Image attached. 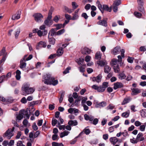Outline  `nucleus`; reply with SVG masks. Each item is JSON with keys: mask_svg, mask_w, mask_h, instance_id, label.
Listing matches in <instances>:
<instances>
[{"mask_svg": "<svg viewBox=\"0 0 146 146\" xmlns=\"http://www.w3.org/2000/svg\"><path fill=\"white\" fill-rule=\"evenodd\" d=\"M64 10L67 12L69 13H71L74 11V10H72L71 9H69L68 7L64 6Z\"/></svg>", "mask_w": 146, "mask_h": 146, "instance_id": "41", "label": "nucleus"}, {"mask_svg": "<svg viewBox=\"0 0 146 146\" xmlns=\"http://www.w3.org/2000/svg\"><path fill=\"white\" fill-rule=\"evenodd\" d=\"M138 10L143 13H144V9L143 5H140L138 7Z\"/></svg>", "mask_w": 146, "mask_h": 146, "instance_id": "47", "label": "nucleus"}, {"mask_svg": "<svg viewBox=\"0 0 146 146\" xmlns=\"http://www.w3.org/2000/svg\"><path fill=\"white\" fill-rule=\"evenodd\" d=\"M81 52L83 54H87L90 53L91 50L89 48L85 47L82 49Z\"/></svg>", "mask_w": 146, "mask_h": 146, "instance_id": "15", "label": "nucleus"}, {"mask_svg": "<svg viewBox=\"0 0 146 146\" xmlns=\"http://www.w3.org/2000/svg\"><path fill=\"white\" fill-rule=\"evenodd\" d=\"M55 26L56 27V30H58L62 28V24H57L55 25Z\"/></svg>", "mask_w": 146, "mask_h": 146, "instance_id": "56", "label": "nucleus"}, {"mask_svg": "<svg viewBox=\"0 0 146 146\" xmlns=\"http://www.w3.org/2000/svg\"><path fill=\"white\" fill-rule=\"evenodd\" d=\"M113 69L114 71L115 72H119L120 71V69L119 68V66L117 65L116 66H113Z\"/></svg>", "mask_w": 146, "mask_h": 146, "instance_id": "39", "label": "nucleus"}, {"mask_svg": "<svg viewBox=\"0 0 146 146\" xmlns=\"http://www.w3.org/2000/svg\"><path fill=\"white\" fill-rule=\"evenodd\" d=\"M102 55V53L100 52H97L95 54V59L98 60L100 59L101 58Z\"/></svg>", "mask_w": 146, "mask_h": 146, "instance_id": "25", "label": "nucleus"}, {"mask_svg": "<svg viewBox=\"0 0 146 146\" xmlns=\"http://www.w3.org/2000/svg\"><path fill=\"white\" fill-rule=\"evenodd\" d=\"M27 55L25 56L23 59L21 60L20 61V67L21 68H25L26 63L25 62L26 61L25 58L27 57Z\"/></svg>", "mask_w": 146, "mask_h": 146, "instance_id": "9", "label": "nucleus"}, {"mask_svg": "<svg viewBox=\"0 0 146 146\" xmlns=\"http://www.w3.org/2000/svg\"><path fill=\"white\" fill-rule=\"evenodd\" d=\"M97 24L99 25H100L105 27H107L108 25L107 22V19H104L102 20L99 21L97 22Z\"/></svg>", "mask_w": 146, "mask_h": 146, "instance_id": "11", "label": "nucleus"}, {"mask_svg": "<svg viewBox=\"0 0 146 146\" xmlns=\"http://www.w3.org/2000/svg\"><path fill=\"white\" fill-rule=\"evenodd\" d=\"M71 69V68L70 67H68L65 69V70L63 72V74H66L67 73H69V71Z\"/></svg>", "mask_w": 146, "mask_h": 146, "instance_id": "51", "label": "nucleus"}, {"mask_svg": "<svg viewBox=\"0 0 146 146\" xmlns=\"http://www.w3.org/2000/svg\"><path fill=\"white\" fill-rule=\"evenodd\" d=\"M72 6L74 10L76 9L78 7V5H77L76 3L75 2H73L72 3Z\"/></svg>", "mask_w": 146, "mask_h": 146, "instance_id": "53", "label": "nucleus"}, {"mask_svg": "<svg viewBox=\"0 0 146 146\" xmlns=\"http://www.w3.org/2000/svg\"><path fill=\"white\" fill-rule=\"evenodd\" d=\"M51 82H48L47 83L49 84V85H52L53 86H55L58 83V81L57 80H55L54 77H53V79L51 81Z\"/></svg>", "mask_w": 146, "mask_h": 146, "instance_id": "16", "label": "nucleus"}, {"mask_svg": "<svg viewBox=\"0 0 146 146\" xmlns=\"http://www.w3.org/2000/svg\"><path fill=\"white\" fill-rule=\"evenodd\" d=\"M48 38L49 39V42L50 44L54 45L55 42V39L53 37L50 38L49 36H48Z\"/></svg>", "mask_w": 146, "mask_h": 146, "instance_id": "35", "label": "nucleus"}, {"mask_svg": "<svg viewBox=\"0 0 146 146\" xmlns=\"http://www.w3.org/2000/svg\"><path fill=\"white\" fill-rule=\"evenodd\" d=\"M98 64L101 66H103L107 64V62L105 60H101L97 62Z\"/></svg>", "mask_w": 146, "mask_h": 146, "instance_id": "17", "label": "nucleus"}, {"mask_svg": "<svg viewBox=\"0 0 146 146\" xmlns=\"http://www.w3.org/2000/svg\"><path fill=\"white\" fill-rule=\"evenodd\" d=\"M58 121L56 119H53L52 121V125L54 126L57 123Z\"/></svg>", "mask_w": 146, "mask_h": 146, "instance_id": "64", "label": "nucleus"}, {"mask_svg": "<svg viewBox=\"0 0 146 146\" xmlns=\"http://www.w3.org/2000/svg\"><path fill=\"white\" fill-rule=\"evenodd\" d=\"M20 17V14L16 13L13 15L11 19L13 20H15L19 19Z\"/></svg>", "mask_w": 146, "mask_h": 146, "instance_id": "20", "label": "nucleus"}, {"mask_svg": "<svg viewBox=\"0 0 146 146\" xmlns=\"http://www.w3.org/2000/svg\"><path fill=\"white\" fill-rule=\"evenodd\" d=\"M136 138L138 141H143L144 139V138L143 137V134L141 133H138Z\"/></svg>", "mask_w": 146, "mask_h": 146, "instance_id": "19", "label": "nucleus"}, {"mask_svg": "<svg viewBox=\"0 0 146 146\" xmlns=\"http://www.w3.org/2000/svg\"><path fill=\"white\" fill-rule=\"evenodd\" d=\"M25 115L26 116L27 118L29 119L30 117V110H26L25 111Z\"/></svg>", "mask_w": 146, "mask_h": 146, "instance_id": "44", "label": "nucleus"}, {"mask_svg": "<svg viewBox=\"0 0 146 146\" xmlns=\"http://www.w3.org/2000/svg\"><path fill=\"white\" fill-rule=\"evenodd\" d=\"M110 141L113 145H115L118 141V139L116 137H112L110 139Z\"/></svg>", "mask_w": 146, "mask_h": 146, "instance_id": "22", "label": "nucleus"}, {"mask_svg": "<svg viewBox=\"0 0 146 146\" xmlns=\"http://www.w3.org/2000/svg\"><path fill=\"white\" fill-rule=\"evenodd\" d=\"M108 83L107 82H105L103 83L102 85V86L104 88L105 90L106 88L108 87Z\"/></svg>", "mask_w": 146, "mask_h": 146, "instance_id": "54", "label": "nucleus"}, {"mask_svg": "<svg viewBox=\"0 0 146 146\" xmlns=\"http://www.w3.org/2000/svg\"><path fill=\"white\" fill-rule=\"evenodd\" d=\"M84 59L82 58H79L76 60V62L78 63L79 64H80L83 62Z\"/></svg>", "mask_w": 146, "mask_h": 146, "instance_id": "48", "label": "nucleus"}, {"mask_svg": "<svg viewBox=\"0 0 146 146\" xmlns=\"http://www.w3.org/2000/svg\"><path fill=\"white\" fill-rule=\"evenodd\" d=\"M118 76L119 79L121 80L124 79L126 77L124 73L123 72L119 73L118 75Z\"/></svg>", "mask_w": 146, "mask_h": 146, "instance_id": "23", "label": "nucleus"}, {"mask_svg": "<svg viewBox=\"0 0 146 146\" xmlns=\"http://www.w3.org/2000/svg\"><path fill=\"white\" fill-rule=\"evenodd\" d=\"M129 114L130 111L129 110L125 112L122 113L121 115L123 117H125V118H127L129 117Z\"/></svg>", "mask_w": 146, "mask_h": 146, "instance_id": "33", "label": "nucleus"}, {"mask_svg": "<svg viewBox=\"0 0 146 146\" xmlns=\"http://www.w3.org/2000/svg\"><path fill=\"white\" fill-rule=\"evenodd\" d=\"M134 14L137 17H140L142 16V14L138 12L135 11L134 13Z\"/></svg>", "mask_w": 146, "mask_h": 146, "instance_id": "57", "label": "nucleus"}, {"mask_svg": "<svg viewBox=\"0 0 146 146\" xmlns=\"http://www.w3.org/2000/svg\"><path fill=\"white\" fill-rule=\"evenodd\" d=\"M60 16H59L56 15L53 18V20L56 23L58 22Z\"/></svg>", "mask_w": 146, "mask_h": 146, "instance_id": "58", "label": "nucleus"}, {"mask_svg": "<svg viewBox=\"0 0 146 146\" xmlns=\"http://www.w3.org/2000/svg\"><path fill=\"white\" fill-rule=\"evenodd\" d=\"M130 141L131 143L133 144L136 143L138 142L137 138H135L134 137L131 138L130 139Z\"/></svg>", "mask_w": 146, "mask_h": 146, "instance_id": "42", "label": "nucleus"}, {"mask_svg": "<svg viewBox=\"0 0 146 146\" xmlns=\"http://www.w3.org/2000/svg\"><path fill=\"white\" fill-rule=\"evenodd\" d=\"M16 78L18 80H19L21 78L20 74L21 72L19 70H17L16 72Z\"/></svg>", "mask_w": 146, "mask_h": 146, "instance_id": "38", "label": "nucleus"}, {"mask_svg": "<svg viewBox=\"0 0 146 146\" xmlns=\"http://www.w3.org/2000/svg\"><path fill=\"white\" fill-rule=\"evenodd\" d=\"M145 126L144 125H141L139 127L140 130L142 131H144L145 130Z\"/></svg>", "mask_w": 146, "mask_h": 146, "instance_id": "61", "label": "nucleus"}, {"mask_svg": "<svg viewBox=\"0 0 146 146\" xmlns=\"http://www.w3.org/2000/svg\"><path fill=\"white\" fill-rule=\"evenodd\" d=\"M102 78V75L100 74L97 77L93 78L92 81L94 82H96L98 83H99L101 82Z\"/></svg>", "mask_w": 146, "mask_h": 146, "instance_id": "13", "label": "nucleus"}, {"mask_svg": "<svg viewBox=\"0 0 146 146\" xmlns=\"http://www.w3.org/2000/svg\"><path fill=\"white\" fill-rule=\"evenodd\" d=\"M44 33L43 35V33L40 30L38 31L37 32L38 35L40 37H41L42 36H44L46 35L47 32V31L46 30H44Z\"/></svg>", "mask_w": 146, "mask_h": 146, "instance_id": "26", "label": "nucleus"}, {"mask_svg": "<svg viewBox=\"0 0 146 146\" xmlns=\"http://www.w3.org/2000/svg\"><path fill=\"white\" fill-rule=\"evenodd\" d=\"M68 124L71 126H76L78 125V122L76 120H71L68 121Z\"/></svg>", "mask_w": 146, "mask_h": 146, "instance_id": "21", "label": "nucleus"}, {"mask_svg": "<svg viewBox=\"0 0 146 146\" xmlns=\"http://www.w3.org/2000/svg\"><path fill=\"white\" fill-rule=\"evenodd\" d=\"M23 124L24 126L25 127H29L30 124L28 123V121L25 119H24L23 121Z\"/></svg>", "mask_w": 146, "mask_h": 146, "instance_id": "43", "label": "nucleus"}, {"mask_svg": "<svg viewBox=\"0 0 146 146\" xmlns=\"http://www.w3.org/2000/svg\"><path fill=\"white\" fill-rule=\"evenodd\" d=\"M65 17L66 19L68 20H72L71 16L67 14H65Z\"/></svg>", "mask_w": 146, "mask_h": 146, "instance_id": "60", "label": "nucleus"}, {"mask_svg": "<svg viewBox=\"0 0 146 146\" xmlns=\"http://www.w3.org/2000/svg\"><path fill=\"white\" fill-rule=\"evenodd\" d=\"M46 46V44L44 42L41 41L38 43V45L37 46L36 48L38 49L40 48L43 47H45Z\"/></svg>", "mask_w": 146, "mask_h": 146, "instance_id": "14", "label": "nucleus"}, {"mask_svg": "<svg viewBox=\"0 0 146 146\" xmlns=\"http://www.w3.org/2000/svg\"><path fill=\"white\" fill-rule=\"evenodd\" d=\"M120 48L119 46H117L111 51V53L114 55H116L119 53Z\"/></svg>", "mask_w": 146, "mask_h": 146, "instance_id": "8", "label": "nucleus"}, {"mask_svg": "<svg viewBox=\"0 0 146 146\" xmlns=\"http://www.w3.org/2000/svg\"><path fill=\"white\" fill-rule=\"evenodd\" d=\"M92 88L95 90H97L98 92H104L105 90L104 88L102 86H98L97 85H94L92 86Z\"/></svg>", "mask_w": 146, "mask_h": 146, "instance_id": "7", "label": "nucleus"}, {"mask_svg": "<svg viewBox=\"0 0 146 146\" xmlns=\"http://www.w3.org/2000/svg\"><path fill=\"white\" fill-rule=\"evenodd\" d=\"M65 31V30L64 29H61L58 31L56 33V35H60L64 33Z\"/></svg>", "mask_w": 146, "mask_h": 146, "instance_id": "52", "label": "nucleus"}, {"mask_svg": "<svg viewBox=\"0 0 146 146\" xmlns=\"http://www.w3.org/2000/svg\"><path fill=\"white\" fill-rule=\"evenodd\" d=\"M52 146H64L63 145L62 143H59L55 142H52Z\"/></svg>", "mask_w": 146, "mask_h": 146, "instance_id": "46", "label": "nucleus"}, {"mask_svg": "<svg viewBox=\"0 0 146 146\" xmlns=\"http://www.w3.org/2000/svg\"><path fill=\"white\" fill-rule=\"evenodd\" d=\"M118 61L116 59H113L110 62V64L112 66H116Z\"/></svg>", "mask_w": 146, "mask_h": 146, "instance_id": "31", "label": "nucleus"}, {"mask_svg": "<svg viewBox=\"0 0 146 146\" xmlns=\"http://www.w3.org/2000/svg\"><path fill=\"white\" fill-rule=\"evenodd\" d=\"M120 51L121 52V56L120 55H119L117 56L118 58V62H120L122 61V57L124 58V49H122L120 50Z\"/></svg>", "mask_w": 146, "mask_h": 146, "instance_id": "12", "label": "nucleus"}, {"mask_svg": "<svg viewBox=\"0 0 146 146\" xmlns=\"http://www.w3.org/2000/svg\"><path fill=\"white\" fill-rule=\"evenodd\" d=\"M53 11V9L52 8L49 10L47 19L44 21V23L45 25L50 26L52 24V21L51 19Z\"/></svg>", "mask_w": 146, "mask_h": 146, "instance_id": "2", "label": "nucleus"}, {"mask_svg": "<svg viewBox=\"0 0 146 146\" xmlns=\"http://www.w3.org/2000/svg\"><path fill=\"white\" fill-rule=\"evenodd\" d=\"M15 129V127H13L12 128L9 129L5 133L4 137H5L8 139H10L11 137L14 135L13 131Z\"/></svg>", "mask_w": 146, "mask_h": 146, "instance_id": "4", "label": "nucleus"}, {"mask_svg": "<svg viewBox=\"0 0 146 146\" xmlns=\"http://www.w3.org/2000/svg\"><path fill=\"white\" fill-rule=\"evenodd\" d=\"M35 20L37 22H40L42 21L43 17L42 15L39 13H35L33 15Z\"/></svg>", "mask_w": 146, "mask_h": 146, "instance_id": "6", "label": "nucleus"}, {"mask_svg": "<svg viewBox=\"0 0 146 146\" xmlns=\"http://www.w3.org/2000/svg\"><path fill=\"white\" fill-rule=\"evenodd\" d=\"M15 38H17L19 35L20 32V29L19 28H17L15 30Z\"/></svg>", "mask_w": 146, "mask_h": 146, "instance_id": "49", "label": "nucleus"}, {"mask_svg": "<svg viewBox=\"0 0 146 146\" xmlns=\"http://www.w3.org/2000/svg\"><path fill=\"white\" fill-rule=\"evenodd\" d=\"M55 34L56 35V33L55 32V30L54 29H52L49 33L48 36H53Z\"/></svg>", "mask_w": 146, "mask_h": 146, "instance_id": "36", "label": "nucleus"}, {"mask_svg": "<svg viewBox=\"0 0 146 146\" xmlns=\"http://www.w3.org/2000/svg\"><path fill=\"white\" fill-rule=\"evenodd\" d=\"M131 100V99L129 97L125 98L123 100L121 104L123 105L125 104L128 103Z\"/></svg>", "mask_w": 146, "mask_h": 146, "instance_id": "29", "label": "nucleus"}, {"mask_svg": "<svg viewBox=\"0 0 146 146\" xmlns=\"http://www.w3.org/2000/svg\"><path fill=\"white\" fill-rule=\"evenodd\" d=\"M96 3L98 5V8L101 11L102 13H104L103 10L109 12H110L111 11V7L109 8L107 5H103V7H102V5L100 3L99 1H97Z\"/></svg>", "mask_w": 146, "mask_h": 146, "instance_id": "3", "label": "nucleus"}, {"mask_svg": "<svg viewBox=\"0 0 146 146\" xmlns=\"http://www.w3.org/2000/svg\"><path fill=\"white\" fill-rule=\"evenodd\" d=\"M141 91L138 88L133 89L132 90V94L133 95H137Z\"/></svg>", "mask_w": 146, "mask_h": 146, "instance_id": "24", "label": "nucleus"}, {"mask_svg": "<svg viewBox=\"0 0 146 146\" xmlns=\"http://www.w3.org/2000/svg\"><path fill=\"white\" fill-rule=\"evenodd\" d=\"M52 79H53V77L51 76V75L49 74H47L44 76V78L42 80L44 84L49 85L47 83L48 82H51Z\"/></svg>", "mask_w": 146, "mask_h": 146, "instance_id": "5", "label": "nucleus"}, {"mask_svg": "<svg viewBox=\"0 0 146 146\" xmlns=\"http://www.w3.org/2000/svg\"><path fill=\"white\" fill-rule=\"evenodd\" d=\"M21 90L25 95H28L33 93L35 89L33 88L30 87L29 85L27 83H25L23 85Z\"/></svg>", "mask_w": 146, "mask_h": 146, "instance_id": "1", "label": "nucleus"}, {"mask_svg": "<svg viewBox=\"0 0 146 146\" xmlns=\"http://www.w3.org/2000/svg\"><path fill=\"white\" fill-rule=\"evenodd\" d=\"M121 2L120 0H116L114 1L113 5L117 6L121 4Z\"/></svg>", "mask_w": 146, "mask_h": 146, "instance_id": "40", "label": "nucleus"}, {"mask_svg": "<svg viewBox=\"0 0 146 146\" xmlns=\"http://www.w3.org/2000/svg\"><path fill=\"white\" fill-rule=\"evenodd\" d=\"M6 78L5 75L2 76L0 77V83H2Z\"/></svg>", "mask_w": 146, "mask_h": 146, "instance_id": "55", "label": "nucleus"}, {"mask_svg": "<svg viewBox=\"0 0 146 146\" xmlns=\"http://www.w3.org/2000/svg\"><path fill=\"white\" fill-rule=\"evenodd\" d=\"M111 68L108 65H105L104 67V72L106 73H108L110 72Z\"/></svg>", "mask_w": 146, "mask_h": 146, "instance_id": "27", "label": "nucleus"}, {"mask_svg": "<svg viewBox=\"0 0 146 146\" xmlns=\"http://www.w3.org/2000/svg\"><path fill=\"white\" fill-rule=\"evenodd\" d=\"M64 95V92H62L61 93L60 97V100H59V102L60 103H61L62 102Z\"/></svg>", "mask_w": 146, "mask_h": 146, "instance_id": "63", "label": "nucleus"}, {"mask_svg": "<svg viewBox=\"0 0 146 146\" xmlns=\"http://www.w3.org/2000/svg\"><path fill=\"white\" fill-rule=\"evenodd\" d=\"M69 133V131L65 130L64 132L61 133L60 134V137L61 138H62L64 137V136H67L68 135Z\"/></svg>", "mask_w": 146, "mask_h": 146, "instance_id": "32", "label": "nucleus"}, {"mask_svg": "<svg viewBox=\"0 0 146 146\" xmlns=\"http://www.w3.org/2000/svg\"><path fill=\"white\" fill-rule=\"evenodd\" d=\"M141 116L143 117H146V110L144 109L140 111Z\"/></svg>", "mask_w": 146, "mask_h": 146, "instance_id": "37", "label": "nucleus"}, {"mask_svg": "<svg viewBox=\"0 0 146 146\" xmlns=\"http://www.w3.org/2000/svg\"><path fill=\"white\" fill-rule=\"evenodd\" d=\"M0 100L3 102H5L7 103H11L12 102V100H9V99L6 100L3 96H0Z\"/></svg>", "mask_w": 146, "mask_h": 146, "instance_id": "28", "label": "nucleus"}, {"mask_svg": "<svg viewBox=\"0 0 146 146\" xmlns=\"http://www.w3.org/2000/svg\"><path fill=\"white\" fill-rule=\"evenodd\" d=\"M123 86V84L121 82H116L114 83L113 89L116 90L118 88H122Z\"/></svg>", "mask_w": 146, "mask_h": 146, "instance_id": "10", "label": "nucleus"}, {"mask_svg": "<svg viewBox=\"0 0 146 146\" xmlns=\"http://www.w3.org/2000/svg\"><path fill=\"white\" fill-rule=\"evenodd\" d=\"M72 15L73 16L72 17V20H76L78 19V15H76V14H73Z\"/></svg>", "mask_w": 146, "mask_h": 146, "instance_id": "62", "label": "nucleus"}, {"mask_svg": "<svg viewBox=\"0 0 146 146\" xmlns=\"http://www.w3.org/2000/svg\"><path fill=\"white\" fill-rule=\"evenodd\" d=\"M17 119L16 121H17V119L20 120L22 119L23 117V115L22 113H19V114L17 117Z\"/></svg>", "mask_w": 146, "mask_h": 146, "instance_id": "45", "label": "nucleus"}, {"mask_svg": "<svg viewBox=\"0 0 146 146\" xmlns=\"http://www.w3.org/2000/svg\"><path fill=\"white\" fill-rule=\"evenodd\" d=\"M98 106L104 107L106 105V103L105 102H102L98 104Z\"/></svg>", "mask_w": 146, "mask_h": 146, "instance_id": "50", "label": "nucleus"}, {"mask_svg": "<svg viewBox=\"0 0 146 146\" xmlns=\"http://www.w3.org/2000/svg\"><path fill=\"white\" fill-rule=\"evenodd\" d=\"M58 55V56H61L63 53V50L62 48H59L57 50V52Z\"/></svg>", "mask_w": 146, "mask_h": 146, "instance_id": "34", "label": "nucleus"}, {"mask_svg": "<svg viewBox=\"0 0 146 146\" xmlns=\"http://www.w3.org/2000/svg\"><path fill=\"white\" fill-rule=\"evenodd\" d=\"M84 117L86 120H89L90 121H92L94 119V117L92 115L89 116L87 114L84 115Z\"/></svg>", "mask_w": 146, "mask_h": 146, "instance_id": "18", "label": "nucleus"}, {"mask_svg": "<svg viewBox=\"0 0 146 146\" xmlns=\"http://www.w3.org/2000/svg\"><path fill=\"white\" fill-rule=\"evenodd\" d=\"M83 131L86 135L89 134L91 132L89 129L86 128L84 129Z\"/></svg>", "mask_w": 146, "mask_h": 146, "instance_id": "59", "label": "nucleus"}, {"mask_svg": "<svg viewBox=\"0 0 146 146\" xmlns=\"http://www.w3.org/2000/svg\"><path fill=\"white\" fill-rule=\"evenodd\" d=\"M6 55L7 54L5 53V48L4 47L0 52V56L3 55V56H5L6 57Z\"/></svg>", "mask_w": 146, "mask_h": 146, "instance_id": "30", "label": "nucleus"}]
</instances>
